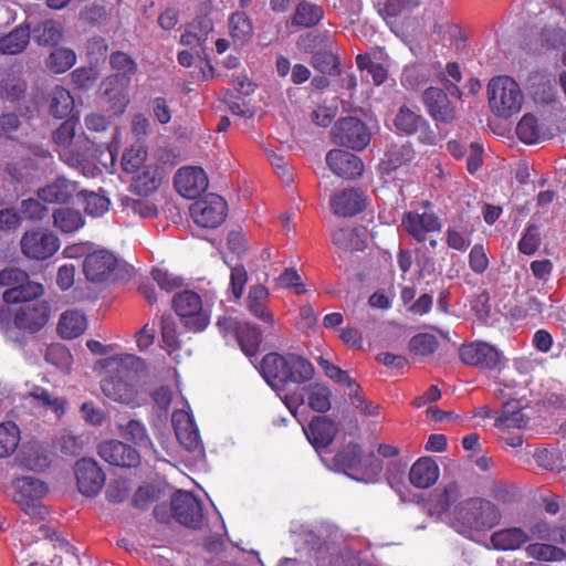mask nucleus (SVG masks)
Listing matches in <instances>:
<instances>
[{"mask_svg": "<svg viewBox=\"0 0 566 566\" xmlns=\"http://www.w3.org/2000/svg\"><path fill=\"white\" fill-rule=\"evenodd\" d=\"M86 325V316L83 313L70 310L61 315L57 332L62 338L73 339L85 332Z\"/></svg>", "mask_w": 566, "mask_h": 566, "instance_id": "30", "label": "nucleus"}, {"mask_svg": "<svg viewBox=\"0 0 566 566\" xmlns=\"http://www.w3.org/2000/svg\"><path fill=\"white\" fill-rule=\"evenodd\" d=\"M172 426L179 443L188 451L200 448L201 440L198 427L193 418L186 411L172 413Z\"/></svg>", "mask_w": 566, "mask_h": 566, "instance_id": "24", "label": "nucleus"}, {"mask_svg": "<svg viewBox=\"0 0 566 566\" xmlns=\"http://www.w3.org/2000/svg\"><path fill=\"white\" fill-rule=\"evenodd\" d=\"M77 189L78 184L76 181L57 177L45 187L38 189V200L46 203L64 205L72 199Z\"/></svg>", "mask_w": 566, "mask_h": 566, "instance_id": "26", "label": "nucleus"}, {"mask_svg": "<svg viewBox=\"0 0 566 566\" xmlns=\"http://www.w3.org/2000/svg\"><path fill=\"white\" fill-rule=\"evenodd\" d=\"M408 476L412 486L429 489L438 481L440 469L434 459L421 457L411 465Z\"/></svg>", "mask_w": 566, "mask_h": 566, "instance_id": "27", "label": "nucleus"}, {"mask_svg": "<svg viewBox=\"0 0 566 566\" xmlns=\"http://www.w3.org/2000/svg\"><path fill=\"white\" fill-rule=\"evenodd\" d=\"M542 46L549 50L566 48V30L558 25H546L539 32Z\"/></svg>", "mask_w": 566, "mask_h": 566, "instance_id": "55", "label": "nucleus"}, {"mask_svg": "<svg viewBox=\"0 0 566 566\" xmlns=\"http://www.w3.org/2000/svg\"><path fill=\"white\" fill-rule=\"evenodd\" d=\"M52 217L54 227L63 233H73L85 223L82 213L72 208H59L53 212Z\"/></svg>", "mask_w": 566, "mask_h": 566, "instance_id": "37", "label": "nucleus"}, {"mask_svg": "<svg viewBox=\"0 0 566 566\" xmlns=\"http://www.w3.org/2000/svg\"><path fill=\"white\" fill-rule=\"evenodd\" d=\"M147 151L143 147H132L123 154L122 166L126 172L135 174L146 165Z\"/></svg>", "mask_w": 566, "mask_h": 566, "instance_id": "60", "label": "nucleus"}, {"mask_svg": "<svg viewBox=\"0 0 566 566\" xmlns=\"http://www.w3.org/2000/svg\"><path fill=\"white\" fill-rule=\"evenodd\" d=\"M118 264L117 258L107 250L88 253L83 262V272L93 283H103L113 275Z\"/></svg>", "mask_w": 566, "mask_h": 566, "instance_id": "15", "label": "nucleus"}, {"mask_svg": "<svg viewBox=\"0 0 566 566\" xmlns=\"http://www.w3.org/2000/svg\"><path fill=\"white\" fill-rule=\"evenodd\" d=\"M229 33L235 44H245L253 35L252 21L244 12L232 13L229 18Z\"/></svg>", "mask_w": 566, "mask_h": 566, "instance_id": "34", "label": "nucleus"}, {"mask_svg": "<svg viewBox=\"0 0 566 566\" xmlns=\"http://www.w3.org/2000/svg\"><path fill=\"white\" fill-rule=\"evenodd\" d=\"M323 18L324 11L319 6L308 0H301L295 7L292 24L298 28H313L317 25Z\"/></svg>", "mask_w": 566, "mask_h": 566, "instance_id": "31", "label": "nucleus"}, {"mask_svg": "<svg viewBox=\"0 0 566 566\" xmlns=\"http://www.w3.org/2000/svg\"><path fill=\"white\" fill-rule=\"evenodd\" d=\"M361 459V447L358 443L349 442L335 454L333 462L338 471L347 472L356 470L360 465Z\"/></svg>", "mask_w": 566, "mask_h": 566, "instance_id": "36", "label": "nucleus"}, {"mask_svg": "<svg viewBox=\"0 0 566 566\" xmlns=\"http://www.w3.org/2000/svg\"><path fill=\"white\" fill-rule=\"evenodd\" d=\"M442 226L440 217L434 211L410 210L401 217V227L418 243L424 242L430 233L440 232Z\"/></svg>", "mask_w": 566, "mask_h": 566, "instance_id": "9", "label": "nucleus"}, {"mask_svg": "<svg viewBox=\"0 0 566 566\" xmlns=\"http://www.w3.org/2000/svg\"><path fill=\"white\" fill-rule=\"evenodd\" d=\"M488 98L492 113L509 118L522 109L524 94L518 83L506 75L493 77L488 84Z\"/></svg>", "mask_w": 566, "mask_h": 566, "instance_id": "4", "label": "nucleus"}, {"mask_svg": "<svg viewBox=\"0 0 566 566\" xmlns=\"http://www.w3.org/2000/svg\"><path fill=\"white\" fill-rule=\"evenodd\" d=\"M528 419L523 413V407L518 400H509L503 405L500 417L495 419V427L501 429L523 428Z\"/></svg>", "mask_w": 566, "mask_h": 566, "instance_id": "32", "label": "nucleus"}, {"mask_svg": "<svg viewBox=\"0 0 566 566\" xmlns=\"http://www.w3.org/2000/svg\"><path fill=\"white\" fill-rule=\"evenodd\" d=\"M63 39L62 23L55 20H48L38 24V44L56 45Z\"/></svg>", "mask_w": 566, "mask_h": 566, "instance_id": "53", "label": "nucleus"}, {"mask_svg": "<svg viewBox=\"0 0 566 566\" xmlns=\"http://www.w3.org/2000/svg\"><path fill=\"white\" fill-rule=\"evenodd\" d=\"M45 361L56 370L69 374L73 365V356L69 348L62 344H51L44 355Z\"/></svg>", "mask_w": 566, "mask_h": 566, "instance_id": "41", "label": "nucleus"}, {"mask_svg": "<svg viewBox=\"0 0 566 566\" xmlns=\"http://www.w3.org/2000/svg\"><path fill=\"white\" fill-rule=\"evenodd\" d=\"M326 164L338 177L347 180L356 179L364 172L361 159L343 149H332L326 155Z\"/></svg>", "mask_w": 566, "mask_h": 566, "instance_id": "18", "label": "nucleus"}, {"mask_svg": "<svg viewBox=\"0 0 566 566\" xmlns=\"http://www.w3.org/2000/svg\"><path fill=\"white\" fill-rule=\"evenodd\" d=\"M516 135L524 144H536L542 136V126L533 114H525L516 126Z\"/></svg>", "mask_w": 566, "mask_h": 566, "instance_id": "44", "label": "nucleus"}, {"mask_svg": "<svg viewBox=\"0 0 566 566\" xmlns=\"http://www.w3.org/2000/svg\"><path fill=\"white\" fill-rule=\"evenodd\" d=\"M421 101L428 114L441 123H451L455 119V108L452 106L448 94L439 87L430 86L424 90Z\"/></svg>", "mask_w": 566, "mask_h": 566, "instance_id": "17", "label": "nucleus"}, {"mask_svg": "<svg viewBox=\"0 0 566 566\" xmlns=\"http://www.w3.org/2000/svg\"><path fill=\"white\" fill-rule=\"evenodd\" d=\"M329 205L334 214L354 217L365 209L366 202L361 191L355 188H346L333 195Z\"/></svg>", "mask_w": 566, "mask_h": 566, "instance_id": "23", "label": "nucleus"}, {"mask_svg": "<svg viewBox=\"0 0 566 566\" xmlns=\"http://www.w3.org/2000/svg\"><path fill=\"white\" fill-rule=\"evenodd\" d=\"M331 135L334 144L355 150H363L370 142V134L365 123L352 116L338 119Z\"/></svg>", "mask_w": 566, "mask_h": 566, "instance_id": "7", "label": "nucleus"}, {"mask_svg": "<svg viewBox=\"0 0 566 566\" xmlns=\"http://www.w3.org/2000/svg\"><path fill=\"white\" fill-rule=\"evenodd\" d=\"M356 65L360 71H366L375 85H381L388 75L387 69L380 62H376L369 54H358Z\"/></svg>", "mask_w": 566, "mask_h": 566, "instance_id": "50", "label": "nucleus"}, {"mask_svg": "<svg viewBox=\"0 0 566 566\" xmlns=\"http://www.w3.org/2000/svg\"><path fill=\"white\" fill-rule=\"evenodd\" d=\"M21 306L14 315V325L19 329L35 333V305L31 302Z\"/></svg>", "mask_w": 566, "mask_h": 566, "instance_id": "61", "label": "nucleus"}, {"mask_svg": "<svg viewBox=\"0 0 566 566\" xmlns=\"http://www.w3.org/2000/svg\"><path fill=\"white\" fill-rule=\"evenodd\" d=\"M542 239L539 229L536 224H527L522 238L517 243V249L525 255L534 254L541 247Z\"/></svg>", "mask_w": 566, "mask_h": 566, "instance_id": "58", "label": "nucleus"}, {"mask_svg": "<svg viewBox=\"0 0 566 566\" xmlns=\"http://www.w3.org/2000/svg\"><path fill=\"white\" fill-rule=\"evenodd\" d=\"M99 77V72L94 66H81L71 73L72 84L76 90L88 91Z\"/></svg>", "mask_w": 566, "mask_h": 566, "instance_id": "57", "label": "nucleus"}, {"mask_svg": "<svg viewBox=\"0 0 566 566\" xmlns=\"http://www.w3.org/2000/svg\"><path fill=\"white\" fill-rule=\"evenodd\" d=\"M303 431L308 442L316 449L327 448L335 439L337 424L325 416H315Z\"/></svg>", "mask_w": 566, "mask_h": 566, "instance_id": "22", "label": "nucleus"}, {"mask_svg": "<svg viewBox=\"0 0 566 566\" xmlns=\"http://www.w3.org/2000/svg\"><path fill=\"white\" fill-rule=\"evenodd\" d=\"M170 509L175 520L190 528H199L203 518L200 502L190 492L177 491L170 503Z\"/></svg>", "mask_w": 566, "mask_h": 566, "instance_id": "11", "label": "nucleus"}, {"mask_svg": "<svg viewBox=\"0 0 566 566\" xmlns=\"http://www.w3.org/2000/svg\"><path fill=\"white\" fill-rule=\"evenodd\" d=\"M176 190L187 199H196L208 188L207 174L199 167L180 168L175 176Z\"/></svg>", "mask_w": 566, "mask_h": 566, "instance_id": "16", "label": "nucleus"}, {"mask_svg": "<svg viewBox=\"0 0 566 566\" xmlns=\"http://www.w3.org/2000/svg\"><path fill=\"white\" fill-rule=\"evenodd\" d=\"M316 361L323 369L325 376L339 386L352 389L357 384L356 380L349 376L348 371L343 370L323 356L316 357Z\"/></svg>", "mask_w": 566, "mask_h": 566, "instance_id": "49", "label": "nucleus"}, {"mask_svg": "<svg viewBox=\"0 0 566 566\" xmlns=\"http://www.w3.org/2000/svg\"><path fill=\"white\" fill-rule=\"evenodd\" d=\"M151 276L158 286L167 293H170L184 285V279L181 276L175 275L164 269H154L151 271Z\"/></svg>", "mask_w": 566, "mask_h": 566, "instance_id": "63", "label": "nucleus"}, {"mask_svg": "<svg viewBox=\"0 0 566 566\" xmlns=\"http://www.w3.org/2000/svg\"><path fill=\"white\" fill-rule=\"evenodd\" d=\"M97 453L105 462L114 467L132 469L140 464L139 452L119 440L101 442Z\"/></svg>", "mask_w": 566, "mask_h": 566, "instance_id": "14", "label": "nucleus"}, {"mask_svg": "<svg viewBox=\"0 0 566 566\" xmlns=\"http://www.w3.org/2000/svg\"><path fill=\"white\" fill-rule=\"evenodd\" d=\"M227 210V202L221 196L208 193L190 206V216L199 227L214 229L224 221Z\"/></svg>", "mask_w": 566, "mask_h": 566, "instance_id": "8", "label": "nucleus"}, {"mask_svg": "<svg viewBox=\"0 0 566 566\" xmlns=\"http://www.w3.org/2000/svg\"><path fill=\"white\" fill-rule=\"evenodd\" d=\"M332 391L325 385L314 384L310 387L307 399L311 409L324 413L331 409Z\"/></svg>", "mask_w": 566, "mask_h": 566, "instance_id": "52", "label": "nucleus"}, {"mask_svg": "<svg viewBox=\"0 0 566 566\" xmlns=\"http://www.w3.org/2000/svg\"><path fill=\"white\" fill-rule=\"evenodd\" d=\"M260 373L266 384L276 391H282L291 384H305L313 379V364L294 353L266 354L260 364Z\"/></svg>", "mask_w": 566, "mask_h": 566, "instance_id": "2", "label": "nucleus"}, {"mask_svg": "<svg viewBox=\"0 0 566 566\" xmlns=\"http://www.w3.org/2000/svg\"><path fill=\"white\" fill-rule=\"evenodd\" d=\"M463 364L482 370H494L501 364V354L494 346L485 342L463 344L459 349Z\"/></svg>", "mask_w": 566, "mask_h": 566, "instance_id": "10", "label": "nucleus"}, {"mask_svg": "<svg viewBox=\"0 0 566 566\" xmlns=\"http://www.w3.org/2000/svg\"><path fill=\"white\" fill-rule=\"evenodd\" d=\"M161 339L169 354L180 348L179 334L174 317L170 314H164L160 317Z\"/></svg>", "mask_w": 566, "mask_h": 566, "instance_id": "54", "label": "nucleus"}, {"mask_svg": "<svg viewBox=\"0 0 566 566\" xmlns=\"http://www.w3.org/2000/svg\"><path fill=\"white\" fill-rule=\"evenodd\" d=\"M438 338L430 333H419L409 340V350L416 356H431L438 348Z\"/></svg>", "mask_w": 566, "mask_h": 566, "instance_id": "51", "label": "nucleus"}, {"mask_svg": "<svg viewBox=\"0 0 566 566\" xmlns=\"http://www.w3.org/2000/svg\"><path fill=\"white\" fill-rule=\"evenodd\" d=\"M120 436L142 449L153 448V442L143 422L130 419L126 424L119 426Z\"/></svg>", "mask_w": 566, "mask_h": 566, "instance_id": "40", "label": "nucleus"}, {"mask_svg": "<svg viewBox=\"0 0 566 566\" xmlns=\"http://www.w3.org/2000/svg\"><path fill=\"white\" fill-rule=\"evenodd\" d=\"M526 551L530 556L542 562H562L566 559L565 551L552 544H530Z\"/></svg>", "mask_w": 566, "mask_h": 566, "instance_id": "48", "label": "nucleus"}, {"mask_svg": "<svg viewBox=\"0 0 566 566\" xmlns=\"http://www.w3.org/2000/svg\"><path fill=\"white\" fill-rule=\"evenodd\" d=\"M237 339L247 356H254L262 343V333L256 325L242 324L237 331Z\"/></svg>", "mask_w": 566, "mask_h": 566, "instance_id": "39", "label": "nucleus"}, {"mask_svg": "<svg viewBox=\"0 0 566 566\" xmlns=\"http://www.w3.org/2000/svg\"><path fill=\"white\" fill-rule=\"evenodd\" d=\"M531 539V536L521 527H507L491 535V545L496 551H515Z\"/></svg>", "mask_w": 566, "mask_h": 566, "instance_id": "29", "label": "nucleus"}, {"mask_svg": "<svg viewBox=\"0 0 566 566\" xmlns=\"http://www.w3.org/2000/svg\"><path fill=\"white\" fill-rule=\"evenodd\" d=\"M30 41L28 28L17 27L11 32L0 35V54L15 55L21 53Z\"/></svg>", "mask_w": 566, "mask_h": 566, "instance_id": "33", "label": "nucleus"}, {"mask_svg": "<svg viewBox=\"0 0 566 566\" xmlns=\"http://www.w3.org/2000/svg\"><path fill=\"white\" fill-rule=\"evenodd\" d=\"M348 397L353 406L365 417H378L380 415V405L366 399L361 395V387L359 384H356L352 389H349Z\"/></svg>", "mask_w": 566, "mask_h": 566, "instance_id": "56", "label": "nucleus"}, {"mask_svg": "<svg viewBox=\"0 0 566 566\" xmlns=\"http://www.w3.org/2000/svg\"><path fill=\"white\" fill-rule=\"evenodd\" d=\"M460 496V484L455 481H450L442 486L434 489L426 502L429 514L433 516L448 512L451 505L455 503Z\"/></svg>", "mask_w": 566, "mask_h": 566, "instance_id": "25", "label": "nucleus"}, {"mask_svg": "<svg viewBox=\"0 0 566 566\" xmlns=\"http://www.w3.org/2000/svg\"><path fill=\"white\" fill-rule=\"evenodd\" d=\"M67 549L69 542L55 528L49 525L38 527V551L41 552L42 566H61L59 552Z\"/></svg>", "mask_w": 566, "mask_h": 566, "instance_id": "13", "label": "nucleus"}, {"mask_svg": "<svg viewBox=\"0 0 566 566\" xmlns=\"http://www.w3.org/2000/svg\"><path fill=\"white\" fill-rule=\"evenodd\" d=\"M76 54L72 49L59 48L53 50L45 61L50 72L62 74L69 71L76 63Z\"/></svg>", "mask_w": 566, "mask_h": 566, "instance_id": "42", "label": "nucleus"}, {"mask_svg": "<svg viewBox=\"0 0 566 566\" xmlns=\"http://www.w3.org/2000/svg\"><path fill=\"white\" fill-rule=\"evenodd\" d=\"M20 441L19 427L7 421L0 424V458H8L18 448Z\"/></svg>", "mask_w": 566, "mask_h": 566, "instance_id": "46", "label": "nucleus"}, {"mask_svg": "<svg viewBox=\"0 0 566 566\" xmlns=\"http://www.w3.org/2000/svg\"><path fill=\"white\" fill-rule=\"evenodd\" d=\"M122 205L127 212H132L142 218H151L157 214L156 206L146 199L124 197Z\"/></svg>", "mask_w": 566, "mask_h": 566, "instance_id": "59", "label": "nucleus"}, {"mask_svg": "<svg viewBox=\"0 0 566 566\" xmlns=\"http://www.w3.org/2000/svg\"><path fill=\"white\" fill-rule=\"evenodd\" d=\"M109 65L111 67L117 72L116 76H122L128 83L132 80V76L137 72V63L135 60L123 51H115L109 56Z\"/></svg>", "mask_w": 566, "mask_h": 566, "instance_id": "47", "label": "nucleus"}, {"mask_svg": "<svg viewBox=\"0 0 566 566\" xmlns=\"http://www.w3.org/2000/svg\"><path fill=\"white\" fill-rule=\"evenodd\" d=\"M171 304L189 332L200 333L209 325L210 314L203 308L201 296L195 291L185 290L175 294Z\"/></svg>", "mask_w": 566, "mask_h": 566, "instance_id": "5", "label": "nucleus"}, {"mask_svg": "<svg viewBox=\"0 0 566 566\" xmlns=\"http://www.w3.org/2000/svg\"><path fill=\"white\" fill-rule=\"evenodd\" d=\"M332 242L342 251H361L365 241L356 228H339L332 233Z\"/></svg>", "mask_w": 566, "mask_h": 566, "instance_id": "38", "label": "nucleus"}, {"mask_svg": "<svg viewBox=\"0 0 566 566\" xmlns=\"http://www.w3.org/2000/svg\"><path fill=\"white\" fill-rule=\"evenodd\" d=\"M12 501L21 511L33 518L35 516V478L33 475H18L11 482Z\"/></svg>", "mask_w": 566, "mask_h": 566, "instance_id": "20", "label": "nucleus"}, {"mask_svg": "<svg viewBox=\"0 0 566 566\" xmlns=\"http://www.w3.org/2000/svg\"><path fill=\"white\" fill-rule=\"evenodd\" d=\"M312 65L315 70L324 74H334L339 72L338 57L332 52H317L312 56Z\"/></svg>", "mask_w": 566, "mask_h": 566, "instance_id": "62", "label": "nucleus"}, {"mask_svg": "<svg viewBox=\"0 0 566 566\" xmlns=\"http://www.w3.org/2000/svg\"><path fill=\"white\" fill-rule=\"evenodd\" d=\"M76 123V119L67 118L53 133V142L61 159L71 167H80L83 164L82 155L73 154L69 149L75 136Z\"/></svg>", "mask_w": 566, "mask_h": 566, "instance_id": "21", "label": "nucleus"}, {"mask_svg": "<svg viewBox=\"0 0 566 566\" xmlns=\"http://www.w3.org/2000/svg\"><path fill=\"white\" fill-rule=\"evenodd\" d=\"M502 513L497 505L484 497H469L458 503L453 511L452 525L467 538L488 532L500 524Z\"/></svg>", "mask_w": 566, "mask_h": 566, "instance_id": "3", "label": "nucleus"}, {"mask_svg": "<svg viewBox=\"0 0 566 566\" xmlns=\"http://www.w3.org/2000/svg\"><path fill=\"white\" fill-rule=\"evenodd\" d=\"M77 197L83 199L84 211L92 217H102L109 210L111 200L104 195L81 190Z\"/></svg>", "mask_w": 566, "mask_h": 566, "instance_id": "45", "label": "nucleus"}, {"mask_svg": "<svg viewBox=\"0 0 566 566\" xmlns=\"http://www.w3.org/2000/svg\"><path fill=\"white\" fill-rule=\"evenodd\" d=\"M164 178L165 170L159 164L144 165L140 170L134 174L130 190L138 196L147 197L158 190Z\"/></svg>", "mask_w": 566, "mask_h": 566, "instance_id": "19", "label": "nucleus"}, {"mask_svg": "<svg viewBox=\"0 0 566 566\" xmlns=\"http://www.w3.org/2000/svg\"><path fill=\"white\" fill-rule=\"evenodd\" d=\"M76 484L84 496H96L105 484V473L98 463L92 459L82 458L74 467Z\"/></svg>", "mask_w": 566, "mask_h": 566, "instance_id": "12", "label": "nucleus"}, {"mask_svg": "<svg viewBox=\"0 0 566 566\" xmlns=\"http://www.w3.org/2000/svg\"><path fill=\"white\" fill-rule=\"evenodd\" d=\"M270 291L265 285L255 284L249 290L247 302L249 312L263 323L273 326L275 321L269 308Z\"/></svg>", "mask_w": 566, "mask_h": 566, "instance_id": "28", "label": "nucleus"}, {"mask_svg": "<svg viewBox=\"0 0 566 566\" xmlns=\"http://www.w3.org/2000/svg\"><path fill=\"white\" fill-rule=\"evenodd\" d=\"M0 286H8L2 298L7 304H19L35 300V284L29 281L27 272L18 268L0 271Z\"/></svg>", "mask_w": 566, "mask_h": 566, "instance_id": "6", "label": "nucleus"}, {"mask_svg": "<svg viewBox=\"0 0 566 566\" xmlns=\"http://www.w3.org/2000/svg\"><path fill=\"white\" fill-rule=\"evenodd\" d=\"M275 281L279 287L293 290L297 295L306 292L305 285L301 282V276L294 268L285 269Z\"/></svg>", "mask_w": 566, "mask_h": 566, "instance_id": "64", "label": "nucleus"}, {"mask_svg": "<svg viewBox=\"0 0 566 566\" xmlns=\"http://www.w3.org/2000/svg\"><path fill=\"white\" fill-rule=\"evenodd\" d=\"M74 108V98L70 91L56 85L50 94V114L55 118L67 117Z\"/></svg>", "mask_w": 566, "mask_h": 566, "instance_id": "35", "label": "nucleus"}, {"mask_svg": "<svg viewBox=\"0 0 566 566\" xmlns=\"http://www.w3.org/2000/svg\"><path fill=\"white\" fill-rule=\"evenodd\" d=\"M140 358L133 354H119L103 360L106 376L101 381L103 394L111 400L133 405L138 395V367Z\"/></svg>", "mask_w": 566, "mask_h": 566, "instance_id": "1", "label": "nucleus"}, {"mask_svg": "<svg viewBox=\"0 0 566 566\" xmlns=\"http://www.w3.org/2000/svg\"><path fill=\"white\" fill-rule=\"evenodd\" d=\"M426 118L419 113V109H412L406 105L401 106L395 117V126L400 132L412 135L418 133L419 126Z\"/></svg>", "mask_w": 566, "mask_h": 566, "instance_id": "43", "label": "nucleus"}]
</instances>
